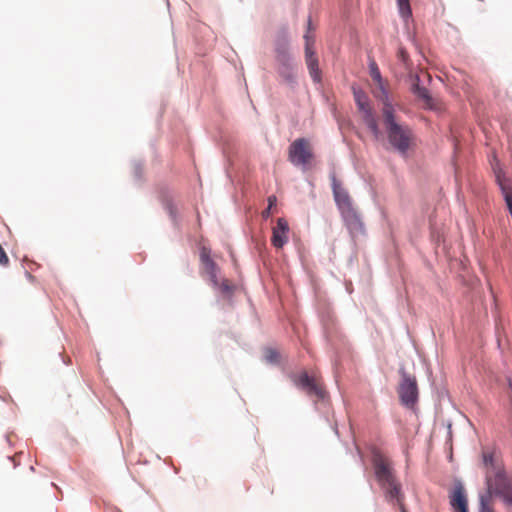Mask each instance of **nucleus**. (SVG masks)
I'll return each mask as SVG.
<instances>
[{"instance_id": "nucleus-1", "label": "nucleus", "mask_w": 512, "mask_h": 512, "mask_svg": "<svg viewBox=\"0 0 512 512\" xmlns=\"http://www.w3.org/2000/svg\"><path fill=\"white\" fill-rule=\"evenodd\" d=\"M372 464L375 478L390 503L401 504V484L397 480L391 460L380 450H372Z\"/></svg>"}, {"instance_id": "nucleus-2", "label": "nucleus", "mask_w": 512, "mask_h": 512, "mask_svg": "<svg viewBox=\"0 0 512 512\" xmlns=\"http://www.w3.org/2000/svg\"><path fill=\"white\" fill-rule=\"evenodd\" d=\"M382 116L389 143L399 153L406 154L414 144V135L409 126L397 122L394 107L387 97L383 99Z\"/></svg>"}, {"instance_id": "nucleus-3", "label": "nucleus", "mask_w": 512, "mask_h": 512, "mask_svg": "<svg viewBox=\"0 0 512 512\" xmlns=\"http://www.w3.org/2000/svg\"><path fill=\"white\" fill-rule=\"evenodd\" d=\"M201 276L226 301L231 302L237 285L230 279L221 276V269L211 258V250L207 247L200 249Z\"/></svg>"}, {"instance_id": "nucleus-4", "label": "nucleus", "mask_w": 512, "mask_h": 512, "mask_svg": "<svg viewBox=\"0 0 512 512\" xmlns=\"http://www.w3.org/2000/svg\"><path fill=\"white\" fill-rule=\"evenodd\" d=\"M313 157L310 142L305 138H298L289 146L288 159L295 166H302L304 169H307Z\"/></svg>"}, {"instance_id": "nucleus-5", "label": "nucleus", "mask_w": 512, "mask_h": 512, "mask_svg": "<svg viewBox=\"0 0 512 512\" xmlns=\"http://www.w3.org/2000/svg\"><path fill=\"white\" fill-rule=\"evenodd\" d=\"M401 380L397 389L399 399L407 408H414L418 401V386L415 376L401 370Z\"/></svg>"}, {"instance_id": "nucleus-6", "label": "nucleus", "mask_w": 512, "mask_h": 512, "mask_svg": "<svg viewBox=\"0 0 512 512\" xmlns=\"http://www.w3.org/2000/svg\"><path fill=\"white\" fill-rule=\"evenodd\" d=\"M354 99L357 107L362 115V119L373 136L378 139L381 136V131L378 126V121L375 117L373 109L369 104L367 95L361 91L354 89Z\"/></svg>"}, {"instance_id": "nucleus-7", "label": "nucleus", "mask_w": 512, "mask_h": 512, "mask_svg": "<svg viewBox=\"0 0 512 512\" xmlns=\"http://www.w3.org/2000/svg\"><path fill=\"white\" fill-rule=\"evenodd\" d=\"M307 33L304 35L305 39V61L306 65L309 69V73L312 79L316 82L320 81V70L318 67V58L315 54L313 45L314 38L309 35V31L311 30V20H308L307 24Z\"/></svg>"}, {"instance_id": "nucleus-8", "label": "nucleus", "mask_w": 512, "mask_h": 512, "mask_svg": "<svg viewBox=\"0 0 512 512\" xmlns=\"http://www.w3.org/2000/svg\"><path fill=\"white\" fill-rule=\"evenodd\" d=\"M483 465L486 468V480L488 484V489L492 490L493 485L491 484V474H495L496 478L504 482V475L501 467L495 459V454L490 449H485L482 452Z\"/></svg>"}, {"instance_id": "nucleus-9", "label": "nucleus", "mask_w": 512, "mask_h": 512, "mask_svg": "<svg viewBox=\"0 0 512 512\" xmlns=\"http://www.w3.org/2000/svg\"><path fill=\"white\" fill-rule=\"evenodd\" d=\"M295 384L310 396H316L319 399H322L325 396V391L322 385L314 378L310 377L306 372L301 373L297 377Z\"/></svg>"}, {"instance_id": "nucleus-10", "label": "nucleus", "mask_w": 512, "mask_h": 512, "mask_svg": "<svg viewBox=\"0 0 512 512\" xmlns=\"http://www.w3.org/2000/svg\"><path fill=\"white\" fill-rule=\"evenodd\" d=\"M289 224L285 218H278L276 225L272 227L271 244L276 249H281L289 240Z\"/></svg>"}, {"instance_id": "nucleus-11", "label": "nucleus", "mask_w": 512, "mask_h": 512, "mask_svg": "<svg viewBox=\"0 0 512 512\" xmlns=\"http://www.w3.org/2000/svg\"><path fill=\"white\" fill-rule=\"evenodd\" d=\"M334 197L339 209L345 213L353 212L352 202L348 193L344 190L334 187Z\"/></svg>"}, {"instance_id": "nucleus-12", "label": "nucleus", "mask_w": 512, "mask_h": 512, "mask_svg": "<svg viewBox=\"0 0 512 512\" xmlns=\"http://www.w3.org/2000/svg\"><path fill=\"white\" fill-rule=\"evenodd\" d=\"M450 503L459 512H467V500L461 486L454 489Z\"/></svg>"}, {"instance_id": "nucleus-13", "label": "nucleus", "mask_w": 512, "mask_h": 512, "mask_svg": "<svg viewBox=\"0 0 512 512\" xmlns=\"http://www.w3.org/2000/svg\"><path fill=\"white\" fill-rule=\"evenodd\" d=\"M498 492L504 499L505 502L512 504V484L503 483L501 488H493L491 491Z\"/></svg>"}, {"instance_id": "nucleus-14", "label": "nucleus", "mask_w": 512, "mask_h": 512, "mask_svg": "<svg viewBox=\"0 0 512 512\" xmlns=\"http://www.w3.org/2000/svg\"><path fill=\"white\" fill-rule=\"evenodd\" d=\"M397 5L402 18L409 19L412 16L409 0H397Z\"/></svg>"}, {"instance_id": "nucleus-15", "label": "nucleus", "mask_w": 512, "mask_h": 512, "mask_svg": "<svg viewBox=\"0 0 512 512\" xmlns=\"http://www.w3.org/2000/svg\"><path fill=\"white\" fill-rule=\"evenodd\" d=\"M413 92L426 103H429L431 100L428 90L425 87H421L418 83L414 84Z\"/></svg>"}, {"instance_id": "nucleus-16", "label": "nucleus", "mask_w": 512, "mask_h": 512, "mask_svg": "<svg viewBox=\"0 0 512 512\" xmlns=\"http://www.w3.org/2000/svg\"><path fill=\"white\" fill-rule=\"evenodd\" d=\"M280 359V354L278 351L274 349H267L265 351V360L269 363H278Z\"/></svg>"}, {"instance_id": "nucleus-17", "label": "nucleus", "mask_w": 512, "mask_h": 512, "mask_svg": "<svg viewBox=\"0 0 512 512\" xmlns=\"http://www.w3.org/2000/svg\"><path fill=\"white\" fill-rule=\"evenodd\" d=\"M276 196L271 195L268 197V207L262 211L261 215L264 219H268L271 216L272 207L276 205Z\"/></svg>"}, {"instance_id": "nucleus-18", "label": "nucleus", "mask_w": 512, "mask_h": 512, "mask_svg": "<svg viewBox=\"0 0 512 512\" xmlns=\"http://www.w3.org/2000/svg\"><path fill=\"white\" fill-rule=\"evenodd\" d=\"M370 75L375 82L379 84L381 83V74L377 64L374 61L370 63Z\"/></svg>"}, {"instance_id": "nucleus-19", "label": "nucleus", "mask_w": 512, "mask_h": 512, "mask_svg": "<svg viewBox=\"0 0 512 512\" xmlns=\"http://www.w3.org/2000/svg\"><path fill=\"white\" fill-rule=\"evenodd\" d=\"M278 52V60L284 65V66H288V62H289V55L288 53L285 51V50H281V49H278L277 50Z\"/></svg>"}, {"instance_id": "nucleus-20", "label": "nucleus", "mask_w": 512, "mask_h": 512, "mask_svg": "<svg viewBox=\"0 0 512 512\" xmlns=\"http://www.w3.org/2000/svg\"><path fill=\"white\" fill-rule=\"evenodd\" d=\"M9 264V258L3 249L2 245L0 244V265L2 266H8Z\"/></svg>"}, {"instance_id": "nucleus-21", "label": "nucleus", "mask_w": 512, "mask_h": 512, "mask_svg": "<svg viewBox=\"0 0 512 512\" xmlns=\"http://www.w3.org/2000/svg\"><path fill=\"white\" fill-rule=\"evenodd\" d=\"M398 58L406 65L407 64V61H408V54L407 52L403 49V48H400L399 51H398Z\"/></svg>"}, {"instance_id": "nucleus-22", "label": "nucleus", "mask_w": 512, "mask_h": 512, "mask_svg": "<svg viewBox=\"0 0 512 512\" xmlns=\"http://www.w3.org/2000/svg\"><path fill=\"white\" fill-rule=\"evenodd\" d=\"M403 500H404V495H401V504H397L401 510V512H407L405 510V507H404V503H403Z\"/></svg>"}]
</instances>
